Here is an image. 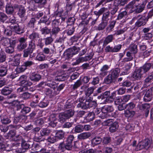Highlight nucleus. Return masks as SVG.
<instances>
[{"label":"nucleus","mask_w":153,"mask_h":153,"mask_svg":"<svg viewBox=\"0 0 153 153\" xmlns=\"http://www.w3.org/2000/svg\"><path fill=\"white\" fill-rule=\"evenodd\" d=\"M79 102L77 105V107L83 109L91 108H95L97 106L96 101L93 100V97H88L85 98L81 97L78 99Z\"/></svg>","instance_id":"obj_1"},{"label":"nucleus","mask_w":153,"mask_h":153,"mask_svg":"<svg viewBox=\"0 0 153 153\" xmlns=\"http://www.w3.org/2000/svg\"><path fill=\"white\" fill-rule=\"evenodd\" d=\"M152 67L153 68L152 63H146L142 67L135 70L132 74V77L136 80L140 79L142 75L148 72Z\"/></svg>","instance_id":"obj_2"},{"label":"nucleus","mask_w":153,"mask_h":153,"mask_svg":"<svg viewBox=\"0 0 153 153\" xmlns=\"http://www.w3.org/2000/svg\"><path fill=\"white\" fill-rule=\"evenodd\" d=\"M113 1V5L115 7L111 8L110 12V13L112 15L111 18L117 11L118 10V7L124 6L127 3L128 0H106V2H110Z\"/></svg>","instance_id":"obj_3"},{"label":"nucleus","mask_w":153,"mask_h":153,"mask_svg":"<svg viewBox=\"0 0 153 153\" xmlns=\"http://www.w3.org/2000/svg\"><path fill=\"white\" fill-rule=\"evenodd\" d=\"M74 111L72 109H69L64 111V112L59 113L58 118L59 122L63 123L66 120L69 119L74 115Z\"/></svg>","instance_id":"obj_4"},{"label":"nucleus","mask_w":153,"mask_h":153,"mask_svg":"<svg viewBox=\"0 0 153 153\" xmlns=\"http://www.w3.org/2000/svg\"><path fill=\"white\" fill-rule=\"evenodd\" d=\"M107 10V8L105 7L101 8L98 11H94V13L95 15L98 16V18L103 13L102 18V21L107 22L108 23V21L109 20V17L110 16V12L108 10L106 12Z\"/></svg>","instance_id":"obj_5"},{"label":"nucleus","mask_w":153,"mask_h":153,"mask_svg":"<svg viewBox=\"0 0 153 153\" xmlns=\"http://www.w3.org/2000/svg\"><path fill=\"white\" fill-rule=\"evenodd\" d=\"M51 131L47 128H44L41 129L39 132L36 134L34 137V141L39 142L41 141L42 137L48 135L51 133Z\"/></svg>","instance_id":"obj_6"},{"label":"nucleus","mask_w":153,"mask_h":153,"mask_svg":"<svg viewBox=\"0 0 153 153\" xmlns=\"http://www.w3.org/2000/svg\"><path fill=\"white\" fill-rule=\"evenodd\" d=\"M102 114H100L99 117L102 119L107 118L110 116L108 113L113 112L114 110L113 107L112 105H105L102 107Z\"/></svg>","instance_id":"obj_7"},{"label":"nucleus","mask_w":153,"mask_h":153,"mask_svg":"<svg viewBox=\"0 0 153 153\" xmlns=\"http://www.w3.org/2000/svg\"><path fill=\"white\" fill-rule=\"evenodd\" d=\"M152 143V140L149 139H146L141 142L139 143L135 149L137 151L143 149H148L150 147Z\"/></svg>","instance_id":"obj_8"},{"label":"nucleus","mask_w":153,"mask_h":153,"mask_svg":"<svg viewBox=\"0 0 153 153\" xmlns=\"http://www.w3.org/2000/svg\"><path fill=\"white\" fill-rule=\"evenodd\" d=\"M30 142L25 141L23 139L21 140V147L17 148L16 149V152L18 153H24L30 148Z\"/></svg>","instance_id":"obj_9"},{"label":"nucleus","mask_w":153,"mask_h":153,"mask_svg":"<svg viewBox=\"0 0 153 153\" xmlns=\"http://www.w3.org/2000/svg\"><path fill=\"white\" fill-rule=\"evenodd\" d=\"M35 64L33 62L27 60L24 62L21 66L17 68L16 70L19 72H22L25 71L28 68H29Z\"/></svg>","instance_id":"obj_10"},{"label":"nucleus","mask_w":153,"mask_h":153,"mask_svg":"<svg viewBox=\"0 0 153 153\" xmlns=\"http://www.w3.org/2000/svg\"><path fill=\"white\" fill-rule=\"evenodd\" d=\"M27 38L22 37L19 38L18 39V41L19 43L18 45L16 47L17 50L19 51H21L27 47V46L26 41Z\"/></svg>","instance_id":"obj_11"},{"label":"nucleus","mask_w":153,"mask_h":153,"mask_svg":"<svg viewBox=\"0 0 153 153\" xmlns=\"http://www.w3.org/2000/svg\"><path fill=\"white\" fill-rule=\"evenodd\" d=\"M147 22L148 20L145 17V16L143 14L135 22V27H138L144 26Z\"/></svg>","instance_id":"obj_12"},{"label":"nucleus","mask_w":153,"mask_h":153,"mask_svg":"<svg viewBox=\"0 0 153 153\" xmlns=\"http://www.w3.org/2000/svg\"><path fill=\"white\" fill-rule=\"evenodd\" d=\"M150 105L149 103H144L142 104L140 107L141 110H144L145 111L144 114L146 117H148L150 109Z\"/></svg>","instance_id":"obj_13"},{"label":"nucleus","mask_w":153,"mask_h":153,"mask_svg":"<svg viewBox=\"0 0 153 153\" xmlns=\"http://www.w3.org/2000/svg\"><path fill=\"white\" fill-rule=\"evenodd\" d=\"M41 75L39 74L34 72L31 74L29 76V79L34 82L39 81L41 78Z\"/></svg>","instance_id":"obj_14"},{"label":"nucleus","mask_w":153,"mask_h":153,"mask_svg":"<svg viewBox=\"0 0 153 153\" xmlns=\"http://www.w3.org/2000/svg\"><path fill=\"white\" fill-rule=\"evenodd\" d=\"M50 122L49 123V125L53 127H55L57 124L58 120L56 117V115L54 114H51L49 119Z\"/></svg>","instance_id":"obj_15"},{"label":"nucleus","mask_w":153,"mask_h":153,"mask_svg":"<svg viewBox=\"0 0 153 153\" xmlns=\"http://www.w3.org/2000/svg\"><path fill=\"white\" fill-rule=\"evenodd\" d=\"M152 89L151 88L146 92L143 97V100L145 102H148L151 101L152 99Z\"/></svg>","instance_id":"obj_16"},{"label":"nucleus","mask_w":153,"mask_h":153,"mask_svg":"<svg viewBox=\"0 0 153 153\" xmlns=\"http://www.w3.org/2000/svg\"><path fill=\"white\" fill-rule=\"evenodd\" d=\"M1 121L2 123L4 124H7L10 123L11 120L10 118L6 115V113H3L0 116Z\"/></svg>","instance_id":"obj_17"},{"label":"nucleus","mask_w":153,"mask_h":153,"mask_svg":"<svg viewBox=\"0 0 153 153\" xmlns=\"http://www.w3.org/2000/svg\"><path fill=\"white\" fill-rule=\"evenodd\" d=\"M21 54H16L14 56V59L12 62L11 64L12 65L16 66L18 65L20 62V59Z\"/></svg>","instance_id":"obj_18"},{"label":"nucleus","mask_w":153,"mask_h":153,"mask_svg":"<svg viewBox=\"0 0 153 153\" xmlns=\"http://www.w3.org/2000/svg\"><path fill=\"white\" fill-rule=\"evenodd\" d=\"M127 57L124 58L123 60V62H127L133 60L135 57V55L129 51L126 53Z\"/></svg>","instance_id":"obj_19"},{"label":"nucleus","mask_w":153,"mask_h":153,"mask_svg":"<svg viewBox=\"0 0 153 153\" xmlns=\"http://www.w3.org/2000/svg\"><path fill=\"white\" fill-rule=\"evenodd\" d=\"M109 68V66L108 65H104L100 70V75L102 77L106 75L108 72V71Z\"/></svg>","instance_id":"obj_20"},{"label":"nucleus","mask_w":153,"mask_h":153,"mask_svg":"<svg viewBox=\"0 0 153 153\" xmlns=\"http://www.w3.org/2000/svg\"><path fill=\"white\" fill-rule=\"evenodd\" d=\"M119 127L118 123L115 121L113 122L109 127V130L111 133L117 131Z\"/></svg>","instance_id":"obj_21"},{"label":"nucleus","mask_w":153,"mask_h":153,"mask_svg":"<svg viewBox=\"0 0 153 153\" xmlns=\"http://www.w3.org/2000/svg\"><path fill=\"white\" fill-rule=\"evenodd\" d=\"M2 26L4 29V30L3 31L4 35L7 36H10L12 34V31L10 25L6 27L5 25H4Z\"/></svg>","instance_id":"obj_22"},{"label":"nucleus","mask_w":153,"mask_h":153,"mask_svg":"<svg viewBox=\"0 0 153 153\" xmlns=\"http://www.w3.org/2000/svg\"><path fill=\"white\" fill-rule=\"evenodd\" d=\"M39 33L35 31H33L29 36V38L31 39V41H33L35 42L39 39Z\"/></svg>","instance_id":"obj_23"},{"label":"nucleus","mask_w":153,"mask_h":153,"mask_svg":"<svg viewBox=\"0 0 153 153\" xmlns=\"http://www.w3.org/2000/svg\"><path fill=\"white\" fill-rule=\"evenodd\" d=\"M147 0H145V2H143L142 4L137 7H136V8L134 10V12L135 11L136 13H139L141 12L144 10L146 3Z\"/></svg>","instance_id":"obj_24"},{"label":"nucleus","mask_w":153,"mask_h":153,"mask_svg":"<svg viewBox=\"0 0 153 153\" xmlns=\"http://www.w3.org/2000/svg\"><path fill=\"white\" fill-rule=\"evenodd\" d=\"M114 34H111L107 36L103 41V46H105L109 43L111 42L114 39Z\"/></svg>","instance_id":"obj_25"},{"label":"nucleus","mask_w":153,"mask_h":153,"mask_svg":"<svg viewBox=\"0 0 153 153\" xmlns=\"http://www.w3.org/2000/svg\"><path fill=\"white\" fill-rule=\"evenodd\" d=\"M91 136V134L90 132H84L79 134L77 138L80 140H84L88 138Z\"/></svg>","instance_id":"obj_26"},{"label":"nucleus","mask_w":153,"mask_h":153,"mask_svg":"<svg viewBox=\"0 0 153 153\" xmlns=\"http://www.w3.org/2000/svg\"><path fill=\"white\" fill-rule=\"evenodd\" d=\"M120 72V69L117 68L111 70L110 74L116 79L118 77Z\"/></svg>","instance_id":"obj_27"},{"label":"nucleus","mask_w":153,"mask_h":153,"mask_svg":"<svg viewBox=\"0 0 153 153\" xmlns=\"http://www.w3.org/2000/svg\"><path fill=\"white\" fill-rule=\"evenodd\" d=\"M11 27L13 28L16 33L17 34H21L24 32V28L22 27H20L18 24L13 27L12 26Z\"/></svg>","instance_id":"obj_28"},{"label":"nucleus","mask_w":153,"mask_h":153,"mask_svg":"<svg viewBox=\"0 0 153 153\" xmlns=\"http://www.w3.org/2000/svg\"><path fill=\"white\" fill-rule=\"evenodd\" d=\"M10 39L3 36H0V43L4 46H7L9 44Z\"/></svg>","instance_id":"obj_29"},{"label":"nucleus","mask_w":153,"mask_h":153,"mask_svg":"<svg viewBox=\"0 0 153 153\" xmlns=\"http://www.w3.org/2000/svg\"><path fill=\"white\" fill-rule=\"evenodd\" d=\"M7 67L6 65H1L0 67V76H4L7 74Z\"/></svg>","instance_id":"obj_30"},{"label":"nucleus","mask_w":153,"mask_h":153,"mask_svg":"<svg viewBox=\"0 0 153 153\" xmlns=\"http://www.w3.org/2000/svg\"><path fill=\"white\" fill-rule=\"evenodd\" d=\"M33 51H32L27 49V48L25 49L23 51V56L24 58H26L29 56V57L32 58L34 56V54L32 55V54L33 53Z\"/></svg>","instance_id":"obj_31"},{"label":"nucleus","mask_w":153,"mask_h":153,"mask_svg":"<svg viewBox=\"0 0 153 153\" xmlns=\"http://www.w3.org/2000/svg\"><path fill=\"white\" fill-rule=\"evenodd\" d=\"M115 80V79L109 74L104 78V82L106 84H108L113 82Z\"/></svg>","instance_id":"obj_32"},{"label":"nucleus","mask_w":153,"mask_h":153,"mask_svg":"<svg viewBox=\"0 0 153 153\" xmlns=\"http://www.w3.org/2000/svg\"><path fill=\"white\" fill-rule=\"evenodd\" d=\"M19 108L22 109L21 112L23 114H26L30 111V108L27 106H25L24 105H20L19 106Z\"/></svg>","instance_id":"obj_33"},{"label":"nucleus","mask_w":153,"mask_h":153,"mask_svg":"<svg viewBox=\"0 0 153 153\" xmlns=\"http://www.w3.org/2000/svg\"><path fill=\"white\" fill-rule=\"evenodd\" d=\"M40 31L42 35L44 36H46L51 33V29L47 27H43L40 30Z\"/></svg>","instance_id":"obj_34"},{"label":"nucleus","mask_w":153,"mask_h":153,"mask_svg":"<svg viewBox=\"0 0 153 153\" xmlns=\"http://www.w3.org/2000/svg\"><path fill=\"white\" fill-rule=\"evenodd\" d=\"M13 91L12 88L10 87H4L1 90V94L4 95H7L10 94Z\"/></svg>","instance_id":"obj_35"},{"label":"nucleus","mask_w":153,"mask_h":153,"mask_svg":"<svg viewBox=\"0 0 153 153\" xmlns=\"http://www.w3.org/2000/svg\"><path fill=\"white\" fill-rule=\"evenodd\" d=\"M135 112L134 111L126 109L124 111L125 116L128 118L132 117L135 115Z\"/></svg>","instance_id":"obj_36"},{"label":"nucleus","mask_w":153,"mask_h":153,"mask_svg":"<svg viewBox=\"0 0 153 153\" xmlns=\"http://www.w3.org/2000/svg\"><path fill=\"white\" fill-rule=\"evenodd\" d=\"M36 22V20L35 18H31L29 20L27 25V26L30 28H33Z\"/></svg>","instance_id":"obj_37"},{"label":"nucleus","mask_w":153,"mask_h":153,"mask_svg":"<svg viewBox=\"0 0 153 153\" xmlns=\"http://www.w3.org/2000/svg\"><path fill=\"white\" fill-rule=\"evenodd\" d=\"M41 23H45L46 25H48L51 23V21L46 16H44L43 17L41 18L39 22V24H40Z\"/></svg>","instance_id":"obj_38"},{"label":"nucleus","mask_w":153,"mask_h":153,"mask_svg":"<svg viewBox=\"0 0 153 153\" xmlns=\"http://www.w3.org/2000/svg\"><path fill=\"white\" fill-rule=\"evenodd\" d=\"M14 9L12 5L7 4L6 6V12L8 14H11L13 13Z\"/></svg>","instance_id":"obj_39"},{"label":"nucleus","mask_w":153,"mask_h":153,"mask_svg":"<svg viewBox=\"0 0 153 153\" xmlns=\"http://www.w3.org/2000/svg\"><path fill=\"white\" fill-rule=\"evenodd\" d=\"M129 52L136 54L138 51L137 45L135 44H131L129 47Z\"/></svg>","instance_id":"obj_40"},{"label":"nucleus","mask_w":153,"mask_h":153,"mask_svg":"<svg viewBox=\"0 0 153 153\" xmlns=\"http://www.w3.org/2000/svg\"><path fill=\"white\" fill-rule=\"evenodd\" d=\"M64 54L66 58L67 59L71 58L74 55L72 50L71 48H69L67 50L64 52Z\"/></svg>","instance_id":"obj_41"},{"label":"nucleus","mask_w":153,"mask_h":153,"mask_svg":"<svg viewBox=\"0 0 153 153\" xmlns=\"http://www.w3.org/2000/svg\"><path fill=\"white\" fill-rule=\"evenodd\" d=\"M68 29L65 31V32L68 36L72 35L75 31V28L73 26H68Z\"/></svg>","instance_id":"obj_42"},{"label":"nucleus","mask_w":153,"mask_h":153,"mask_svg":"<svg viewBox=\"0 0 153 153\" xmlns=\"http://www.w3.org/2000/svg\"><path fill=\"white\" fill-rule=\"evenodd\" d=\"M94 90V88L93 87L88 88L85 91V98L88 97H93L91 95L93 93Z\"/></svg>","instance_id":"obj_43"},{"label":"nucleus","mask_w":153,"mask_h":153,"mask_svg":"<svg viewBox=\"0 0 153 153\" xmlns=\"http://www.w3.org/2000/svg\"><path fill=\"white\" fill-rule=\"evenodd\" d=\"M102 141V139L100 137H96L91 140V142L92 145L95 146L100 143Z\"/></svg>","instance_id":"obj_44"},{"label":"nucleus","mask_w":153,"mask_h":153,"mask_svg":"<svg viewBox=\"0 0 153 153\" xmlns=\"http://www.w3.org/2000/svg\"><path fill=\"white\" fill-rule=\"evenodd\" d=\"M34 1L38 4V7L40 8L43 7L47 3L46 0H34Z\"/></svg>","instance_id":"obj_45"},{"label":"nucleus","mask_w":153,"mask_h":153,"mask_svg":"<svg viewBox=\"0 0 153 153\" xmlns=\"http://www.w3.org/2000/svg\"><path fill=\"white\" fill-rule=\"evenodd\" d=\"M82 85V82L80 79L78 80L74 84L71 85L72 89L75 90L79 87Z\"/></svg>","instance_id":"obj_46"},{"label":"nucleus","mask_w":153,"mask_h":153,"mask_svg":"<svg viewBox=\"0 0 153 153\" xmlns=\"http://www.w3.org/2000/svg\"><path fill=\"white\" fill-rule=\"evenodd\" d=\"M116 22V20H113L110 22L109 25L106 28L107 30H108L109 32L112 31L114 27Z\"/></svg>","instance_id":"obj_47"},{"label":"nucleus","mask_w":153,"mask_h":153,"mask_svg":"<svg viewBox=\"0 0 153 153\" xmlns=\"http://www.w3.org/2000/svg\"><path fill=\"white\" fill-rule=\"evenodd\" d=\"M94 117V114L92 112H89L86 117L85 120L87 122H90L93 120Z\"/></svg>","instance_id":"obj_48"},{"label":"nucleus","mask_w":153,"mask_h":153,"mask_svg":"<svg viewBox=\"0 0 153 153\" xmlns=\"http://www.w3.org/2000/svg\"><path fill=\"white\" fill-rule=\"evenodd\" d=\"M101 22L99 25L97 27V29L99 30H104L108 24L107 22L102 21Z\"/></svg>","instance_id":"obj_49"},{"label":"nucleus","mask_w":153,"mask_h":153,"mask_svg":"<svg viewBox=\"0 0 153 153\" xmlns=\"http://www.w3.org/2000/svg\"><path fill=\"white\" fill-rule=\"evenodd\" d=\"M110 94V91H107L102 93L101 96H98V98H101L102 99L106 98V100L107 101H108V97Z\"/></svg>","instance_id":"obj_50"},{"label":"nucleus","mask_w":153,"mask_h":153,"mask_svg":"<svg viewBox=\"0 0 153 153\" xmlns=\"http://www.w3.org/2000/svg\"><path fill=\"white\" fill-rule=\"evenodd\" d=\"M74 131L76 133H79L83 131V125L79 124L75 126L74 128Z\"/></svg>","instance_id":"obj_51"},{"label":"nucleus","mask_w":153,"mask_h":153,"mask_svg":"<svg viewBox=\"0 0 153 153\" xmlns=\"http://www.w3.org/2000/svg\"><path fill=\"white\" fill-rule=\"evenodd\" d=\"M56 138L59 139H62L64 137L65 132L62 130L58 131L56 134Z\"/></svg>","instance_id":"obj_52"},{"label":"nucleus","mask_w":153,"mask_h":153,"mask_svg":"<svg viewBox=\"0 0 153 153\" xmlns=\"http://www.w3.org/2000/svg\"><path fill=\"white\" fill-rule=\"evenodd\" d=\"M52 36L51 35V36L47 37L44 39L45 45H50L53 42V39L52 38Z\"/></svg>","instance_id":"obj_53"},{"label":"nucleus","mask_w":153,"mask_h":153,"mask_svg":"<svg viewBox=\"0 0 153 153\" xmlns=\"http://www.w3.org/2000/svg\"><path fill=\"white\" fill-rule=\"evenodd\" d=\"M25 9L22 6L19 9L18 12V15L21 17H24L25 15Z\"/></svg>","instance_id":"obj_54"},{"label":"nucleus","mask_w":153,"mask_h":153,"mask_svg":"<svg viewBox=\"0 0 153 153\" xmlns=\"http://www.w3.org/2000/svg\"><path fill=\"white\" fill-rule=\"evenodd\" d=\"M5 52L8 54H12L14 52V49L13 46L9 45L5 48Z\"/></svg>","instance_id":"obj_55"},{"label":"nucleus","mask_w":153,"mask_h":153,"mask_svg":"<svg viewBox=\"0 0 153 153\" xmlns=\"http://www.w3.org/2000/svg\"><path fill=\"white\" fill-rule=\"evenodd\" d=\"M35 42L33 41H30L29 42L28 46L27 48L33 51L36 47Z\"/></svg>","instance_id":"obj_56"},{"label":"nucleus","mask_w":153,"mask_h":153,"mask_svg":"<svg viewBox=\"0 0 153 153\" xmlns=\"http://www.w3.org/2000/svg\"><path fill=\"white\" fill-rule=\"evenodd\" d=\"M61 30L58 27H53L51 30V35H56Z\"/></svg>","instance_id":"obj_57"},{"label":"nucleus","mask_w":153,"mask_h":153,"mask_svg":"<svg viewBox=\"0 0 153 153\" xmlns=\"http://www.w3.org/2000/svg\"><path fill=\"white\" fill-rule=\"evenodd\" d=\"M48 142L51 143H54L55 142L57 141V138L56 136H54L53 135H51L49 136L47 139Z\"/></svg>","instance_id":"obj_58"},{"label":"nucleus","mask_w":153,"mask_h":153,"mask_svg":"<svg viewBox=\"0 0 153 153\" xmlns=\"http://www.w3.org/2000/svg\"><path fill=\"white\" fill-rule=\"evenodd\" d=\"M6 56L5 53L2 50L0 51V62H3L6 60Z\"/></svg>","instance_id":"obj_59"},{"label":"nucleus","mask_w":153,"mask_h":153,"mask_svg":"<svg viewBox=\"0 0 153 153\" xmlns=\"http://www.w3.org/2000/svg\"><path fill=\"white\" fill-rule=\"evenodd\" d=\"M135 3L134 1L132 0L126 6V7L127 9H131L132 10V12H134L133 11L134 10H135L134 5L135 4Z\"/></svg>","instance_id":"obj_60"},{"label":"nucleus","mask_w":153,"mask_h":153,"mask_svg":"<svg viewBox=\"0 0 153 153\" xmlns=\"http://www.w3.org/2000/svg\"><path fill=\"white\" fill-rule=\"evenodd\" d=\"M112 149L111 148L104 147L102 150L99 151V153H110L112 151Z\"/></svg>","instance_id":"obj_61"},{"label":"nucleus","mask_w":153,"mask_h":153,"mask_svg":"<svg viewBox=\"0 0 153 153\" xmlns=\"http://www.w3.org/2000/svg\"><path fill=\"white\" fill-rule=\"evenodd\" d=\"M136 106V104L132 102H130L126 105V108L129 110H132Z\"/></svg>","instance_id":"obj_62"},{"label":"nucleus","mask_w":153,"mask_h":153,"mask_svg":"<svg viewBox=\"0 0 153 153\" xmlns=\"http://www.w3.org/2000/svg\"><path fill=\"white\" fill-rule=\"evenodd\" d=\"M127 13L126 11L120 12L118 14L117 18V20L121 19L125 17L127 15Z\"/></svg>","instance_id":"obj_63"},{"label":"nucleus","mask_w":153,"mask_h":153,"mask_svg":"<svg viewBox=\"0 0 153 153\" xmlns=\"http://www.w3.org/2000/svg\"><path fill=\"white\" fill-rule=\"evenodd\" d=\"M7 16L4 13H0V22H4L7 19Z\"/></svg>","instance_id":"obj_64"}]
</instances>
